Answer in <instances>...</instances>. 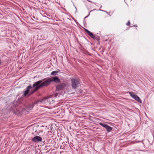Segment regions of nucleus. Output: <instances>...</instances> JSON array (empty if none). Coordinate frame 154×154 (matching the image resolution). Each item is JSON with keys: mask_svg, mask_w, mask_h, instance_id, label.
I'll return each instance as SVG.
<instances>
[{"mask_svg": "<svg viewBox=\"0 0 154 154\" xmlns=\"http://www.w3.org/2000/svg\"><path fill=\"white\" fill-rule=\"evenodd\" d=\"M87 1H88V2H91V3L92 2L91 1H90L89 0H87Z\"/></svg>", "mask_w": 154, "mask_h": 154, "instance_id": "16", "label": "nucleus"}, {"mask_svg": "<svg viewBox=\"0 0 154 154\" xmlns=\"http://www.w3.org/2000/svg\"><path fill=\"white\" fill-rule=\"evenodd\" d=\"M32 141L34 142H42V138L38 136H36L31 139Z\"/></svg>", "mask_w": 154, "mask_h": 154, "instance_id": "7", "label": "nucleus"}, {"mask_svg": "<svg viewBox=\"0 0 154 154\" xmlns=\"http://www.w3.org/2000/svg\"><path fill=\"white\" fill-rule=\"evenodd\" d=\"M83 40H87V39L85 37H83L82 38Z\"/></svg>", "mask_w": 154, "mask_h": 154, "instance_id": "13", "label": "nucleus"}, {"mask_svg": "<svg viewBox=\"0 0 154 154\" xmlns=\"http://www.w3.org/2000/svg\"><path fill=\"white\" fill-rule=\"evenodd\" d=\"M82 90H80V93H82Z\"/></svg>", "mask_w": 154, "mask_h": 154, "instance_id": "20", "label": "nucleus"}, {"mask_svg": "<svg viewBox=\"0 0 154 154\" xmlns=\"http://www.w3.org/2000/svg\"><path fill=\"white\" fill-rule=\"evenodd\" d=\"M88 55H89L90 56L91 55L88 52Z\"/></svg>", "mask_w": 154, "mask_h": 154, "instance_id": "17", "label": "nucleus"}, {"mask_svg": "<svg viewBox=\"0 0 154 154\" xmlns=\"http://www.w3.org/2000/svg\"><path fill=\"white\" fill-rule=\"evenodd\" d=\"M104 11V12H106V13H108V12H106V11Z\"/></svg>", "mask_w": 154, "mask_h": 154, "instance_id": "18", "label": "nucleus"}, {"mask_svg": "<svg viewBox=\"0 0 154 154\" xmlns=\"http://www.w3.org/2000/svg\"><path fill=\"white\" fill-rule=\"evenodd\" d=\"M129 93L130 96L135 100L140 103H142V101L140 97L136 94L132 92H129Z\"/></svg>", "mask_w": 154, "mask_h": 154, "instance_id": "4", "label": "nucleus"}, {"mask_svg": "<svg viewBox=\"0 0 154 154\" xmlns=\"http://www.w3.org/2000/svg\"><path fill=\"white\" fill-rule=\"evenodd\" d=\"M35 105V103H33L32 104H28L26 106V108L27 109L31 110H32Z\"/></svg>", "mask_w": 154, "mask_h": 154, "instance_id": "10", "label": "nucleus"}, {"mask_svg": "<svg viewBox=\"0 0 154 154\" xmlns=\"http://www.w3.org/2000/svg\"><path fill=\"white\" fill-rule=\"evenodd\" d=\"M32 88V86H31V85L28 86L26 88V90L24 91V92L23 94V96H25L27 95L29 92L30 89Z\"/></svg>", "mask_w": 154, "mask_h": 154, "instance_id": "8", "label": "nucleus"}, {"mask_svg": "<svg viewBox=\"0 0 154 154\" xmlns=\"http://www.w3.org/2000/svg\"><path fill=\"white\" fill-rule=\"evenodd\" d=\"M89 15H90V14H88V16H87L85 17L84 18V20H85V18H87Z\"/></svg>", "mask_w": 154, "mask_h": 154, "instance_id": "15", "label": "nucleus"}, {"mask_svg": "<svg viewBox=\"0 0 154 154\" xmlns=\"http://www.w3.org/2000/svg\"><path fill=\"white\" fill-rule=\"evenodd\" d=\"M63 144H65V142H63V143H62Z\"/></svg>", "mask_w": 154, "mask_h": 154, "instance_id": "19", "label": "nucleus"}, {"mask_svg": "<svg viewBox=\"0 0 154 154\" xmlns=\"http://www.w3.org/2000/svg\"><path fill=\"white\" fill-rule=\"evenodd\" d=\"M58 71H54L51 72V74L52 75H57V73H58Z\"/></svg>", "mask_w": 154, "mask_h": 154, "instance_id": "11", "label": "nucleus"}, {"mask_svg": "<svg viewBox=\"0 0 154 154\" xmlns=\"http://www.w3.org/2000/svg\"><path fill=\"white\" fill-rule=\"evenodd\" d=\"M85 32L87 33L88 35L93 39L96 40L98 41V44H100V37L97 35H94V34L90 31L88 30L87 29L84 28Z\"/></svg>", "mask_w": 154, "mask_h": 154, "instance_id": "3", "label": "nucleus"}, {"mask_svg": "<svg viewBox=\"0 0 154 154\" xmlns=\"http://www.w3.org/2000/svg\"><path fill=\"white\" fill-rule=\"evenodd\" d=\"M99 124L101 126L105 128L108 132L111 131L112 130V128L109 125H107L105 123H99Z\"/></svg>", "mask_w": 154, "mask_h": 154, "instance_id": "6", "label": "nucleus"}, {"mask_svg": "<svg viewBox=\"0 0 154 154\" xmlns=\"http://www.w3.org/2000/svg\"><path fill=\"white\" fill-rule=\"evenodd\" d=\"M126 25L127 26H129L131 27H132V26H130V20H128V22L126 23Z\"/></svg>", "mask_w": 154, "mask_h": 154, "instance_id": "12", "label": "nucleus"}, {"mask_svg": "<svg viewBox=\"0 0 154 154\" xmlns=\"http://www.w3.org/2000/svg\"><path fill=\"white\" fill-rule=\"evenodd\" d=\"M66 84L64 83H60L56 86V91L63 90L66 86Z\"/></svg>", "mask_w": 154, "mask_h": 154, "instance_id": "5", "label": "nucleus"}, {"mask_svg": "<svg viewBox=\"0 0 154 154\" xmlns=\"http://www.w3.org/2000/svg\"><path fill=\"white\" fill-rule=\"evenodd\" d=\"M71 81L72 89L74 90L76 89L80 84L79 79L72 78Z\"/></svg>", "mask_w": 154, "mask_h": 154, "instance_id": "2", "label": "nucleus"}, {"mask_svg": "<svg viewBox=\"0 0 154 154\" xmlns=\"http://www.w3.org/2000/svg\"><path fill=\"white\" fill-rule=\"evenodd\" d=\"M134 26V27H137V24H135V25H133V26Z\"/></svg>", "mask_w": 154, "mask_h": 154, "instance_id": "14", "label": "nucleus"}, {"mask_svg": "<svg viewBox=\"0 0 154 154\" xmlns=\"http://www.w3.org/2000/svg\"><path fill=\"white\" fill-rule=\"evenodd\" d=\"M53 82L58 83H60V81L58 77L55 76L50 78H46L43 79L42 80H40L35 82L32 86V88H35L30 92L29 95L32 94L42 88L47 87Z\"/></svg>", "mask_w": 154, "mask_h": 154, "instance_id": "1", "label": "nucleus"}, {"mask_svg": "<svg viewBox=\"0 0 154 154\" xmlns=\"http://www.w3.org/2000/svg\"><path fill=\"white\" fill-rule=\"evenodd\" d=\"M48 98V97H46L40 100L36 101L35 103H35V104H38L39 102L42 103L44 102L45 100Z\"/></svg>", "mask_w": 154, "mask_h": 154, "instance_id": "9", "label": "nucleus"}]
</instances>
